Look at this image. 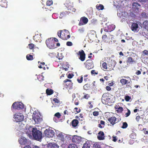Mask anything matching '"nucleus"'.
<instances>
[{
	"label": "nucleus",
	"mask_w": 148,
	"mask_h": 148,
	"mask_svg": "<svg viewBox=\"0 0 148 148\" xmlns=\"http://www.w3.org/2000/svg\"><path fill=\"white\" fill-rule=\"evenodd\" d=\"M32 135L35 140L40 141L42 138V133L36 128H33L32 131Z\"/></svg>",
	"instance_id": "f257e3e1"
},
{
	"label": "nucleus",
	"mask_w": 148,
	"mask_h": 148,
	"mask_svg": "<svg viewBox=\"0 0 148 148\" xmlns=\"http://www.w3.org/2000/svg\"><path fill=\"white\" fill-rule=\"evenodd\" d=\"M58 36L63 40H66L70 37L69 32L66 29L59 31L57 33Z\"/></svg>",
	"instance_id": "f03ea898"
},
{
	"label": "nucleus",
	"mask_w": 148,
	"mask_h": 148,
	"mask_svg": "<svg viewBox=\"0 0 148 148\" xmlns=\"http://www.w3.org/2000/svg\"><path fill=\"white\" fill-rule=\"evenodd\" d=\"M53 38H48L46 41V43L47 46L51 49H55L60 45L59 43H57L56 45V42H54V41L53 40Z\"/></svg>",
	"instance_id": "7ed1b4c3"
},
{
	"label": "nucleus",
	"mask_w": 148,
	"mask_h": 148,
	"mask_svg": "<svg viewBox=\"0 0 148 148\" xmlns=\"http://www.w3.org/2000/svg\"><path fill=\"white\" fill-rule=\"evenodd\" d=\"M123 77L128 79L130 80L129 81L128 80L126 79H122L120 80V82L122 85H126V86L127 88H132V81L131 79L129 76H123Z\"/></svg>",
	"instance_id": "20e7f679"
},
{
	"label": "nucleus",
	"mask_w": 148,
	"mask_h": 148,
	"mask_svg": "<svg viewBox=\"0 0 148 148\" xmlns=\"http://www.w3.org/2000/svg\"><path fill=\"white\" fill-rule=\"evenodd\" d=\"M23 108L24 105L21 102H15L12 104L11 107V109L12 110L13 109L20 110Z\"/></svg>",
	"instance_id": "39448f33"
},
{
	"label": "nucleus",
	"mask_w": 148,
	"mask_h": 148,
	"mask_svg": "<svg viewBox=\"0 0 148 148\" xmlns=\"http://www.w3.org/2000/svg\"><path fill=\"white\" fill-rule=\"evenodd\" d=\"M41 116L39 113L34 112L32 115V118L35 122V123H40L42 120Z\"/></svg>",
	"instance_id": "423d86ee"
},
{
	"label": "nucleus",
	"mask_w": 148,
	"mask_h": 148,
	"mask_svg": "<svg viewBox=\"0 0 148 148\" xmlns=\"http://www.w3.org/2000/svg\"><path fill=\"white\" fill-rule=\"evenodd\" d=\"M23 115L20 113H17L14 115V118L16 122H21L24 120Z\"/></svg>",
	"instance_id": "0eeeda50"
},
{
	"label": "nucleus",
	"mask_w": 148,
	"mask_h": 148,
	"mask_svg": "<svg viewBox=\"0 0 148 148\" xmlns=\"http://www.w3.org/2000/svg\"><path fill=\"white\" fill-rule=\"evenodd\" d=\"M44 133L45 136L49 138L53 137L55 134L54 131L50 129H46L44 131Z\"/></svg>",
	"instance_id": "6e6552de"
},
{
	"label": "nucleus",
	"mask_w": 148,
	"mask_h": 148,
	"mask_svg": "<svg viewBox=\"0 0 148 148\" xmlns=\"http://www.w3.org/2000/svg\"><path fill=\"white\" fill-rule=\"evenodd\" d=\"M85 67L88 69H90L94 67L93 63L92 60L89 59L87 60L84 63Z\"/></svg>",
	"instance_id": "1a4fd4ad"
},
{
	"label": "nucleus",
	"mask_w": 148,
	"mask_h": 148,
	"mask_svg": "<svg viewBox=\"0 0 148 148\" xmlns=\"http://www.w3.org/2000/svg\"><path fill=\"white\" fill-rule=\"evenodd\" d=\"M77 54L79 56V59L81 60V61L83 62L86 59V54L84 51L82 50L79 51L78 53H77Z\"/></svg>",
	"instance_id": "9d476101"
},
{
	"label": "nucleus",
	"mask_w": 148,
	"mask_h": 148,
	"mask_svg": "<svg viewBox=\"0 0 148 148\" xmlns=\"http://www.w3.org/2000/svg\"><path fill=\"white\" fill-rule=\"evenodd\" d=\"M140 6V5L138 3L134 2L132 4V9L134 12L137 13Z\"/></svg>",
	"instance_id": "9b49d317"
},
{
	"label": "nucleus",
	"mask_w": 148,
	"mask_h": 148,
	"mask_svg": "<svg viewBox=\"0 0 148 148\" xmlns=\"http://www.w3.org/2000/svg\"><path fill=\"white\" fill-rule=\"evenodd\" d=\"M88 21V19L85 16L82 17L80 18V21L79 23V26H81L85 25L87 23Z\"/></svg>",
	"instance_id": "f8f14e48"
},
{
	"label": "nucleus",
	"mask_w": 148,
	"mask_h": 148,
	"mask_svg": "<svg viewBox=\"0 0 148 148\" xmlns=\"http://www.w3.org/2000/svg\"><path fill=\"white\" fill-rule=\"evenodd\" d=\"M81 140V137L76 135L74 136L72 139V141L76 144L79 143Z\"/></svg>",
	"instance_id": "ddd939ff"
},
{
	"label": "nucleus",
	"mask_w": 148,
	"mask_h": 148,
	"mask_svg": "<svg viewBox=\"0 0 148 148\" xmlns=\"http://www.w3.org/2000/svg\"><path fill=\"white\" fill-rule=\"evenodd\" d=\"M110 38V40L109 42L111 44H117L118 41L116 38L113 35H111Z\"/></svg>",
	"instance_id": "4468645a"
},
{
	"label": "nucleus",
	"mask_w": 148,
	"mask_h": 148,
	"mask_svg": "<svg viewBox=\"0 0 148 148\" xmlns=\"http://www.w3.org/2000/svg\"><path fill=\"white\" fill-rule=\"evenodd\" d=\"M19 142L21 145H25L27 143V140L26 138L23 137L21 136L19 139Z\"/></svg>",
	"instance_id": "2eb2a0df"
},
{
	"label": "nucleus",
	"mask_w": 148,
	"mask_h": 148,
	"mask_svg": "<svg viewBox=\"0 0 148 148\" xmlns=\"http://www.w3.org/2000/svg\"><path fill=\"white\" fill-rule=\"evenodd\" d=\"M116 118L114 116H112L108 119V121L112 125H114L116 122Z\"/></svg>",
	"instance_id": "dca6fc26"
},
{
	"label": "nucleus",
	"mask_w": 148,
	"mask_h": 148,
	"mask_svg": "<svg viewBox=\"0 0 148 148\" xmlns=\"http://www.w3.org/2000/svg\"><path fill=\"white\" fill-rule=\"evenodd\" d=\"M98 135L97 136V138L99 140H103L105 139L104 134V132L100 131L98 133Z\"/></svg>",
	"instance_id": "f3484780"
},
{
	"label": "nucleus",
	"mask_w": 148,
	"mask_h": 148,
	"mask_svg": "<svg viewBox=\"0 0 148 148\" xmlns=\"http://www.w3.org/2000/svg\"><path fill=\"white\" fill-rule=\"evenodd\" d=\"M41 34H36L33 37V39L36 42H40L41 40Z\"/></svg>",
	"instance_id": "a211bd4d"
},
{
	"label": "nucleus",
	"mask_w": 148,
	"mask_h": 148,
	"mask_svg": "<svg viewBox=\"0 0 148 148\" xmlns=\"http://www.w3.org/2000/svg\"><path fill=\"white\" fill-rule=\"evenodd\" d=\"M59 146L55 143H49L48 144L47 148H59Z\"/></svg>",
	"instance_id": "6ab92c4d"
},
{
	"label": "nucleus",
	"mask_w": 148,
	"mask_h": 148,
	"mask_svg": "<svg viewBox=\"0 0 148 148\" xmlns=\"http://www.w3.org/2000/svg\"><path fill=\"white\" fill-rule=\"evenodd\" d=\"M64 85L67 87H70L71 85V80L68 79H66L64 80Z\"/></svg>",
	"instance_id": "aec40b11"
},
{
	"label": "nucleus",
	"mask_w": 148,
	"mask_h": 148,
	"mask_svg": "<svg viewBox=\"0 0 148 148\" xmlns=\"http://www.w3.org/2000/svg\"><path fill=\"white\" fill-rule=\"evenodd\" d=\"M126 62L127 63L129 64H132L136 62V60H134L131 57H129L127 58Z\"/></svg>",
	"instance_id": "412c9836"
},
{
	"label": "nucleus",
	"mask_w": 148,
	"mask_h": 148,
	"mask_svg": "<svg viewBox=\"0 0 148 148\" xmlns=\"http://www.w3.org/2000/svg\"><path fill=\"white\" fill-rule=\"evenodd\" d=\"M79 121L77 119H73L71 122V124L72 126L74 127H76L78 125Z\"/></svg>",
	"instance_id": "4be33fe9"
},
{
	"label": "nucleus",
	"mask_w": 148,
	"mask_h": 148,
	"mask_svg": "<svg viewBox=\"0 0 148 148\" xmlns=\"http://www.w3.org/2000/svg\"><path fill=\"white\" fill-rule=\"evenodd\" d=\"M58 138L63 142L64 141V135L62 133H60L57 135Z\"/></svg>",
	"instance_id": "5701e85b"
},
{
	"label": "nucleus",
	"mask_w": 148,
	"mask_h": 148,
	"mask_svg": "<svg viewBox=\"0 0 148 148\" xmlns=\"http://www.w3.org/2000/svg\"><path fill=\"white\" fill-rule=\"evenodd\" d=\"M0 5L2 7L6 8L7 6V1L5 0H2L0 2Z\"/></svg>",
	"instance_id": "b1692460"
},
{
	"label": "nucleus",
	"mask_w": 148,
	"mask_h": 148,
	"mask_svg": "<svg viewBox=\"0 0 148 148\" xmlns=\"http://www.w3.org/2000/svg\"><path fill=\"white\" fill-rule=\"evenodd\" d=\"M46 92L47 95H50L53 93V90L52 89L47 88L46 89Z\"/></svg>",
	"instance_id": "393cba45"
},
{
	"label": "nucleus",
	"mask_w": 148,
	"mask_h": 148,
	"mask_svg": "<svg viewBox=\"0 0 148 148\" xmlns=\"http://www.w3.org/2000/svg\"><path fill=\"white\" fill-rule=\"evenodd\" d=\"M115 61H112L111 60L108 62V65L109 66L111 67V69H113L115 65Z\"/></svg>",
	"instance_id": "a878e982"
},
{
	"label": "nucleus",
	"mask_w": 148,
	"mask_h": 148,
	"mask_svg": "<svg viewBox=\"0 0 148 148\" xmlns=\"http://www.w3.org/2000/svg\"><path fill=\"white\" fill-rule=\"evenodd\" d=\"M78 32L79 33L81 34H84L86 32V31L84 28H79L78 30Z\"/></svg>",
	"instance_id": "bb28decb"
},
{
	"label": "nucleus",
	"mask_w": 148,
	"mask_h": 148,
	"mask_svg": "<svg viewBox=\"0 0 148 148\" xmlns=\"http://www.w3.org/2000/svg\"><path fill=\"white\" fill-rule=\"evenodd\" d=\"M90 145L89 142H87L84 144L82 148H90Z\"/></svg>",
	"instance_id": "cd10ccee"
},
{
	"label": "nucleus",
	"mask_w": 148,
	"mask_h": 148,
	"mask_svg": "<svg viewBox=\"0 0 148 148\" xmlns=\"http://www.w3.org/2000/svg\"><path fill=\"white\" fill-rule=\"evenodd\" d=\"M84 89L86 90H89L90 88V84H87L84 85L83 86Z\"/></svg>",
	"instance_id": "c85d7f7f"
},
{
	"label": "nucleus",
	"mask_w": 148,
	"mask_h": 148,
	"mask_svg": "<svg viewBox=\"0 0 148 148\" xmlns=\"http://www.w3.org/2000/svg\"><path fill=\"white\" fill-rule=\"evenodd\" d=\"M39 64L40 63V65L39 66H38V67L40 68H44V69H45V67H44V65L45 64V63L44 62H40L39 61L38 62Z\"/></svg>",
	"instance_id": "c756f323"
},
{
	"label": "nucleus",
	"mask_w": 148,
	"mask_h": 148,
	"mask_svg": "<svg viewBox=\"0 0 148 148\" xmlns=\"http://www.w3.org/2000/svg\"><path fill=\"white\" fill-rule=\"evenodd\" d=\"M26 58L28 60H32L33 59V56L32 55L28 54L26 56Z\"/></svg>",
	"instance_id": "7c9ffc66"
},
{
	"label": "nucleus",
	"mask_w": 148,
	"mask_h": 148,
	"mask_svg": "<svg viewBox=\"0 0 148 148\" xmlns=\"http://www.w3.org/2000/svg\"><path fill=\"white\" fill-rule=\"evenodd\" d=\"M93 148H101L98 143H95L93 144Z\"/></svg>",
	"instance_id": "2f4dec72"
},
{
	"label": "nucleus",
	"mask_w": 148,
	"mask_h": 148,
	"mask_svg": "<svg viewBox=\"0 0 148 148\" xmlns=\"http://www.w3.org/2000/svg\"><path fill=\"white\" fill-rule=\"evenodd\" d=\"M107 64L105 62H103L102 64V67L103 69V70L106 71L108 69L107 67Z\"/></svg>",
	"instance_id": "473e14b6"
},
{
	"label": "nucleus",
	"mask_w": 148,
	"mask_h": 148,
	"mask_svg": "<svg viewBox=\"0 0 148 148\" xmlns=\"http://www.w3.org/2000/svg\"><path fill=\"white\" fill-rule=\"evenodd\" d=\"M110 100V98L108 97V98H105V99H102V101L103 103H107Z\"/></svg>",
	"instance_id": "72a5a7b5"
},
{
	"label": "nucleus",
	"mask_w": 148,
	"mask_h": 148,
	"mask_svg": "<svg viewBox=\"0 0 148 148\" xmlns=\"http://www.w3.org/2000/svg\"><path fill=\"white\" fill-rule=\"evenodd\" d=\"M97 8L99 10H103L104 9V6L102 4H99L98 6H96Z\"/></svg>",
	"instance_id": "f704fd0d"
},
{
	"label": "nucleus",
	"mask_w": 148,
	"mask_h": 148,
	"mask_svg": "<svg viewBox=\"0 0 148 148\" xmlns=\"http://www.w3.org/2000/svg\"><path fill=\"white\" fill-rule=\"evenodd\" d=\"M115 28H103L105 32H110L114 30Z\"/></svg>",
	"instance_id": "c9c22d12"
},
{
	"label": "nucleus",
	"mask_w": 148,
	"mask_h": 148,
	"mask_svg": "<svg viewBox=\"0 0 148 148\" xmlns=\"http://www.w3.org/2000/svg\"><path fill=\"white\" fill-rule=\"evenodd\" d=\"M80 99L76 98L74 99V103L75 105L77 106L78 105L79 103V100Z\"/></svg>",
	"instance_id": "e433bc0d"
},
{
	"label": "nucleus",
	"mask_w": 148,
	"mask_h": 148,
	"mask_svg": "<svg viewBox=\"0 0 148 148\" xmlns=\"http://www.w3.org/2000/svg\"><path fill=\"white\" fill-rule=\"evenodd\" d=\"M131 28H138V25L137 23H132Z\"/></svg>",
	"instance_id": "4c0bfd02"
},
{
	"label": "nucleus",
	"mask_w": 148,
	"mask_h": 148,
	"mask_svg": "<svg viewBox=\"0 0 148 148\" xmlns=\"http://www.w3.org/2000/svg\"><path fill=\"white\" fill-rule=\"evenodd\" d=\"M144 28H148V21H146L143 23Z\"/></svg>",
	"instance_id": "58836bf2"
},
{
	"label": "nucleus",
	"mask_w": 148,
	"mask_h": 148,
	"mask_svg": "<svg viewBox=\"0 0 148 148\" xmlns=\"http://www.w3.org/2000/svg\"><path fill=\"white\" fill-rule=\"evenodd\" d=\"M128 126V124L126 122H123V125L121 128L123 129L126 128Z\"/></svg>",
	"instance_id": "ea45409f"
},
{
	"label": "nucleus",
	"mask_w": 148,
	"mask_h": 148,
	"mask_svg": "<svg viewBox=\"0 0 148 148\" xmlns=\"http://www.w3.org/2000/svg\"><path fill=\"white\" fill-rule=\"evenodd\" d=\"M71 112V110L69 109V110H65L64 112V114H69Z\"/></svg>",
	"instance_id": "a19ab883"
},
{
	"label": "nucleus",
	"mask_w": 148,
	"mask_h": 148,
	"mask_svg": "<svg viewBox=\"0 0 148 148\" xmlns=\"http://www.w3.org/2000/svg\"><path fill=\"white\" fill-rule=\"evenodd\" d=\"M69 148H78L77 146L74 144H71L69 146Z\"/></svg>",
	"instance_id": "79ce46f5"
},
{
	"label": "nucleus",
	"mask_w": 148,
	"mask_h": 148,
	"mask_svg": "<svg viewBox=\"0 0 148 148\" xmlns=\"http://www.w3.org/2000/svg\"><path fill=\"white\" fill-rule=\"evenodd\" d=\"M142 55L143 56H144L146 55L148 56V51L147 50H144L143 51H142Z\"/></svg>",
	"instance_id": "37998d69"
},
{
	"label": "nucleus",
	"mask_w": 148,
	"mask_h": 148,
	"mask_svg": "<svg viewBox=\"0 0 148 148\" xmlns=\"http://www.w3.org/2000/svg\"><path fill=\"white\" fill-rule=\"evenodd\" d=\"M74 110L75 112V114H77L80 112L81 109H79L78 110V108H77L75 107L74 108Z\"/></svg>",
	"instance_id": "c03bdc74"
},
{
	"label": "nucleus",
	"mask_w": 148,
	"mask_h": 148,
	"mask_svg": "<svg viewBox=\"0 0 148 148\" xmlns=\"http://www.w3.org/2000/svg\"><path fill=\"white\" fill-rule=\"evenodd\" d=\"M29 48L30 49H33L35 46V45L33 43H30L28 44Z\"/></svg>",
	"instance_id": "a18cd8bd"
},
{
	"label": "nucleus",
	"mask_w": 148,
	"mask_h": 148,
	"mask_svg": "<svg viewBox=\"0 0 148 148\" xmlns=\"http://www.w3.org/2000/svg\"><path fill=\"white\" fill-rule=\"evenodd\" d=\"M108 94L106 93H104L102 95V99H105V98H108Z\"/></svg>",
	"instance_id": "49530a36"
},
{
	"label": "nucleus",
	"mask_w": 148,
	"mask_h": 148,
	"mask_svg": "<svg viewBox=\"0 0 148 148\" xmlns=\"http://www.w3.org/2000/svg\"><path fill=\"white\" fill-rule=\"evenodd\" d=\"M131 99V97L128 95L125 96V99L126 101H129Z\"/></svg>",
	"instance_id": "de8ad7c7"
},
{
	"label": "nucleus",
	"mask_w": 148,
	"mask_h": 148,
	"mask_svg": "<svg viewBox=\"0 0 148 148\" xmlns=\"http://www.w3.org/2000/svg\"><path fill=\"white\" fill-rule=\"evenodd\" d=\"M83 80V77H82V76H81V77H80V78H78L77 79V81L79 83H81Z\"/></svg>",
	"instance_id": "09e8293b"
},
{
	"label": "nucleus",
	"mask_w": 148,
	"mask_h": 148,
	"mask_svg": "<svg viewBox=\"0 0 148 148\" xmlns=\"http://www.w3.org/2000/svg\"><path fill=\"white\" fill-rule=\"evenodd\" d=\"M53 4V1L52 0L47 1L46 3L47 5L50 6Z\"/></svg>",
	"instance_id": "8fccbe9b"
},
{
	"label": "nucleus",
	"mask_w": 148,
	"mask_h": 148,
	"mask_svg": "<svg viewBox=\"0 0 148 148\" xmlns=\"http://www.w3.org/2000/svg\"><path fill=\"white\" fill-rule=\"evenodd\" d=\"M117 111L119 112H121L123 111V108L122 107L119 106L118 108V110H117Z\"/></svg>",
	"instance_id": "3c124183"
},
{
	"label": "nucleus",
	"mask_w": 148,
	"mask_h": 148,
	"mask_svg": "<svg viewBox=\"0 0 148 148\" xmlns=\"http://www.w3.org/2000/svg\"><path fill=\"white\" fill-rule=\"evenodd\" d=\"M55 116L57 117L58 118H60L61 117V115L59 112H57L55 114Z\"/></svg>",
	"instance_id": "603ef678"
},
{
	"label": "nucleus",
	"mask_w": 148,
	"mask_h": 148,
	"mask_svg": "<svg viewBox=\"0 0 148 148\" xmlns=\"http://www.w3.org/2000/svg\"><path fill=\"white\" fill-rule=\"evenodd\" d=\"M141 16L144 18H146L147 16L146 15V14L145 12H143L141 14Z\"/></svg>",
	"instance_id": "864d4df0"
},
{
	"label": "nucleus",
	"mask_w": 148,
	"mask_h": 148,
	"mask_svg": "<svg viewBox=\"0 0 148 148\" xmlns=\"http://www.w3.org/2000/svg\"><path fill=\"white\" fill-rule=\"evenodd\" d=\"M53 101H54V103H55L58 104H60V101L57 98L53 99Z\"/></svg>",
	"instance_id": "5fc2aeb1"
},
{
	"label": "nucleus",
	"mask_w": 148,
	"mask_h": 148,
	"mask_svg": "<svg viewBox=\"0 0 148 148\" xmlns=\"http://www.w3.org/2000/svg\"><path fill=\"white\" fill-rule=\"evenodd\" d=\"M127 112L125 114L126 116V117L128 116L131 113L129 109H127Z\"/></svg>",
	"instance_id": "6e6d98bb"
},
{
	"label": "nucleus",
	"mask_w": 148,
	"mask_h": 148,
	"mask_svg": "<svg viewBox=\"0 0 148 148\" xmlns=\"http://www.w3.org/2000/svg\"><path fill=\"white\" fill-rule=\"evenodd\" d=\"M107 38V36L106 34L103 35L102 36V39L103 40H104L106 42L107 41V40H106V39Z\"/></svg>",
	"instance_id": "4d7b16f0"
},
{
	"label": "nucleus",
	"mask_w": 148,
	"mask_h": 148,
	"mask_svg": "<svg viewBox=\"0 0 148 148\" xmlns=\"http://www.w3.org/2000/svg\"><path fill=\"white\" fill-rule=\"evenodd\" d=\"M91 73L92 75L95 74L97 75L98 74V73L97 72H96L95 70H92L91 71Z\"/></svg>",
	"instance_id": "13d9d810"
},
{
	"label": "nucleus",
	"mask_w": 148,
	"mask_h": 148,
	"mask_svg": "<svg viewBox=\"0 0 148 148\" xmlns=\"http://www.w3.org/2000/svg\"><path fill=\"white\" fill-rule=\"evenodd\" d=\"M90 97L89 95L88 94H86L84 95L83 98L85 99H88Z\"/></svg>",
	"instance_id": "bf43d9fd"
},
{
	"label": "nucleus",
	"mask_w": 148,
	"mask_h": 148,
	"mask_svg": "<svg viewBox=\"0 0 148 148\" xmlns=\"http://www.w3.org/2000/svg\"><path fill=\"white\" fill-rule=\"evenodd\" d=\"M66 45L68 46H71L73 44L71 42L68 41L66 42Z\"/></svg>",
	"instance_id": "052dcab7"
},
{
	"label": "nucleus",
	"mask_w": 148,
	"mask_h": 148,
	"mask_svg": "<svg viewBox=\"0 0 148 148\" xmlns=\"http://www.w3.org/2000/svg\"><path fill=\"white\" fill-rule=\"evenodd\" d=\"M132 30L134 32H138L139 30V28H131Z\"/></svg>",
	"instance_id": "680f3d73"
},
{
	"label": "nucleus",
	"mask_w": 148,
	"mask_h": 148,
	"mask_svg": "<svg viewBox=\"0 0 148 148\" xmlns=\"http://www.w3.org/2000/svg\"><path fill=\"white\" fill-rule=\"evenodd\" d=\"M99 114L98 112L97 111H94L93 112V114L95 116H98Z\"/></svg>",
	"instance_id": "e2e57ef3"
},
{
	"label": "nucleus",
	"mask_w": 148,
	"mask_h": 148,
	"mask_svg": "<svg viewBox=\"0 0 148 148\" xmlns=\"http://www.w3.org/2000/svg\"><path fill=\"white\" fill-rule=\"evenodd\" d=\"M88 75H85L84 76V81L85 82H86L88 79V78H87Z\"/></svg>",
	"instance_id": "0e129e2a"
},
{
	"label": "nucleus",
	"mask_w": 148,
	"mask_h": 148,
	"mask_svg": "<svg viewBox=\"0 0 148 148\" xmlns=\"http://www.w3.org/2000/svg\"><path fill=\"white\" fill-rule=\"evenodd\" d=\"M145 64L148 65V57L146 58L144 60Z\"/></svg>",
	"instance_id": "69168bd1"
},
{
	"label": "nucleus",
	"mask_w": 148,
	"mask_h": 148,
	"mask_svg": "<svg viewBox=\"0 0 148 148\" xmlns=\"http://www.w3.org/2000/svg\"><path fill=\"white\" fill-rule=\"evenodd\" d=\"M95 33V32L94 30H92L90 31L89 33H88V34L89 35H90L91 34H93V35H94Z\"/></svg>",
	"instance_id": "338daca9"
},
{
	"label": "nucleus",
	"mask_w": 148,
	"mask_h": 148,
	"mask_svg": "<svg viewBox=\"0 0 148 148\" xmlns=\"http://www.w3.org/2000/svg\"><path fill=\"white\" fill-rule=\"evenodd\" d=\"M106 89L108 91H110L111 89V88L109 86H106Z\"/></svg>",
	"instance_id": "774afa93"
}]
</instances>
